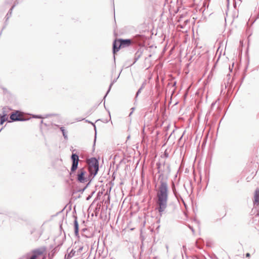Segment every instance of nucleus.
<instances>
[{
	"label": "nucleus",
	"instance_id": "obj_5",
	"mask_svg": "<svg viewBox=\"0 0 259 259\" xmlns=\"http://www.w3.org/2000/svg\"><path fill=\"white\" fill-rule=\"evenodd\" d=\"M87 172L84 168H80L77 171V180L81 183H84L88 181V179L86 177Z\"/></svg>",
	"mask_w": 259,
	"mask_h": 259
},
{
	"label": "nucleus",
	"instance_id": "obj_9",
	"mask_svg": "<svg viewBox=\"0 0 259 259\" xmlns=\"http://www.w3.org/2000/svg\"><path fill=\"white\" fill-rule=\"evenodd\" d=\"M0 119H1L0 123L1 125H2L8 119V117H7V114L6 113H5L4 112L2 114H1Z\"/></svg>",
	"mask_w": 259,
	"mask_h": 259
},
{
	"label": "nucleus",
	"instance_id": "obj_3",
	"mask_svg": "<svg viewBox=\"0 0 259 259\" xmlns=\"http://www.w3.org/2000/svg\"><path fill=\"white\" fill-rule=\"evenodd\" d=\"M89 170L91 175L96 176L99 170L98 161L95 158H92L89 160Z\"/></svg>",
	"mask_w": 259,
	"mask_h": 259
},
{
	"label": "nucleus",
	"instance_id": "obj_10",
	"mask_svg": "<svg viewBox=\"0 0 259 259\" xmlns=\"http://www.w3.org/2000/svg\"><path fill=\"white\" fill-rule=\"evenodd\" d=\"M254 201L256 203H259V188H257L255 191Z\"/></svg>",
	"mask_w": 259,
	"mask_h": 259
},
{
	"label": "nucleus",
	"instance_id": "obj_2",
	"mask_svg": "<svg viewBox=\"0 0 259 259\" xmlns=\"http://www.w3.org/2000/svg\"><path fill=\"white\" fill-rule=\"evenodd\" d=\"M32 255L29 259H37L40 256L42 257V259H46L47 254V247L41 246L39 248L34 249L31 251Z\"/></svg>",
	"mask_w": 259,
	"mask_h": 259
},
{
	"label": "nucleus",
	"instance_id": "obj_1",
	"mask_svg": "<svg viewBox=\"0 0 259 259\" xmlns=\"http://www.w3.org/2000/svg\"><path fill=\"white\" fill-rule=\"evenodd\" d=\"M156 201V209L160 215L165 210L167 205V186L166 183L161 182L160 186L157 193Z\"/></svg>",
	"mask_w": 259,
	"mask_h": 259
},
{
	"label": "nucleus",
	"instance_id": "obj_8",
	"mask_svg": "<svg viewBox=\"0 0 259 259\" xmlns=\"http://www.w3.org/2000/svg\"><path fill=\"white\" fill-rule=\"evenodd\" d=\"M120 45L122 48H125L130 46L132 44V40L131 39H120Z\"/></svg>",
	"mask_w": 259,
	"mask_h": 259
},
{
	"label": "nucleus",
	"instance_id": "obj_12",
	"mask_svg": "<svg viewBox=\"0 0 259 259\" xmlns=\"http://www.w3.org/2000/svg\"><path fill=\"white\" fill-rule=\"evenodd\" d=\"M60 130H61V131L62 132V133H63V135L64 137H66V135H65V130H64V127H61L60 128Z\"/></svg>",
	"mask_w": 259,
	"mask_h": 259
},
{
	"label": "nucleus",
	"instance_id": "obj_4",
	"mask_svg": "<svg viewBox=\"0 0 259 259\" xmlns=\"http://www.w3.org/2000/svg\"><path fill=\"white\" fill-rule=\"evenodd\" d=\"M10 119L12 121H24L25 120L24 114L18 110L13 112L11 114Z\"/></svg>",
	"mask_w": 259,
	"mask_h": 259
},
{
	"label": "nucleus",
	"instance_id": "obj_14",
	"mask_svg": "<svg viewBox=\"0 0 259 259\" xmlns=\"http://www.w3.org/2000/svg\"><path fill=\"white\" fill-rule=\"evenodd\" d=\"M132 110H133V111H134V108H132Z\"/></svg>",
	"mask_w": 259,
	"mask_h": 259
},
{
	"label": "nucleus",
	"instance_id": "obj_6",
	"mask_svg": "<svg viewBox=\"0 0 259 259\" xmlns=\"http://www.w3.org/2000/svg\"><path fill=\"white\" fill-rule=\"evenodd\" d=\"M71 159L72 160V165L71 168V172L75 171L77 168L79 158L78 156L76 154H72L71 156Z\"/></svg>",
	"mask_w": 259,
	"mask_h": 259
},
{
	"label": "nucleus",
	"instance_id": "obj_7",
	"mask_svg": "<svg viewBox=\"0 0 259 259\" xmlns=\"http://www.w3.org/2000/svg\"><path fill=\"white\" fill-rule=\"evenodd\" d=\"M120 39H117L114 40L113 46L114 53L118 51L121 48V46L120 45Z\"/></svg>",
	"mask_w": 259,
	"mask_h": 259
},
{
	"label": "nucleus",
	"instance_id": "obj_11",
	"mask_svg": "<svg viewBox=\"0 0 259 259\" xmlns=\"http://www.w3.org/2000/svg\"><path fill=\"white\" fill-rule=\"evenodd\" d=\"M79 226L77 220L74 221V232L76 236H78Z\"/></svg>",
	"mask_w": 259,
	"mask_h": 259
},
{
	"label": "nucleus",
	"instance_id": "obj_13",
	"mask_svg": "<svg viewBox=\"0 0 259 259\" xmlns=\"http://www.w3.org/2000/svg\"><path fill=\"white\" fill-rule=\"evenodd\" d=\"M246 256L249 257L250 256V254L249 253H247L246 254Z\"/></svg>",
	"mask_w": 259,
	"mask_h": 259
}]
</instances>
